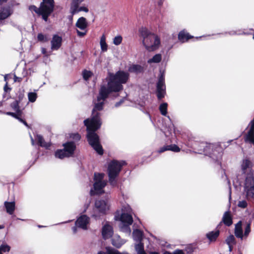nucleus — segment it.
Listing matches in <instances>:
<instances>
[{
    "mask_svg": "<svg viewBox=\"0 0 254 254\" xmlns=\"http://www.w3.org/2000/svg\"><path fill=\"white\" fill-rule=\"evenodd\" d=\"M14 80L15 82H16V81H19H19H21V78L17 77L16 75H14Z\"/></svg>",
    "mask_w": 254,
    "mask_h": 254,
    "instance_id": "obj_54",
    "label": "nucleus"
},
{
    "mask_svg": "<svg viewBox=\"0 0 254 254\" xmlns=\"http://www.w3.org/2000/svg\"><path fill=\"white\" fill-rule=\"evenodd\" d=\"M231 188H230L229 199H231Z\"/></svg>",
    "mask_w": 254,
    "mask_h": 254,
    "instance_id": "obj_61",
    "label": "nucleus"
},
{
    "mask_svg": "<svg viewBox=\"0 0 254 254\" xmlns=\"http://www.w3.org/2000/svg\"><path fill=\"white\" fill-rule=\"evenodd\" d=\"M219 235V231L218 230H216L215 231H212L207 233L206 234V237L210 241H214L218 237Z\"/></svg>",
    "mask_w": 254,
    "mask_h": 254,
    "instance_id": "obj_27",
    "label": "nucleus"
},
{
    "mask_svg": "<svg viewBox=\"0 0 254 254\" xmlns=\"http://www.w3.org/2000/svg\"><path fill=\"white\" fill-rule=\"evenodd\" d=\"M18 120L22 123L25 126H26L27 127H28V125H27V123L25 121L23 120L21 118V117H20L19 118V119H18Z\"/></svg>",
    "mask_w": 254,
    "mask_h": 254,
    "instance_id": "obj_50",
    "label": "nucleus"
},
{
    "mask_svg": "<svg viewBox=\"0 0 254 254\" xmlns=\"http://www.w3.org/2000/svg\"><path fill=\"white\" fill-rule=\"evenodd\" d=\"M169 150L175 152H178L180 151V148L175 144H171L168 145Z\"/></svg>",
    "mask_w": 254,
    "mask_h": 254,
    "instance_id": "obj_41",
    "label": "nucleus"
},
{
    "mask_svg": "<svg viewBox=\"0 0 254 254\" xmlns=\"http://www.w3.org/2000/svg\"><path fill=\"white\" fill-rule=\"evenodd\" d=\"M226 242L228 245H233L235 244V238L233 235H230L226 240Z\"/></svg>",
    "mask_w": 254,
    "mask_h": 254,
    "instance_id": "obj_38",
    "label": "nucleus"
},
{
    "mask_svg": "<svg viewBox=\"0 0 254 254\" xmlns=\"http://www.w3.org/2000/svg\"><path fill=\"white\" fill-rule=\"evenodd\" d=\"M244 191L247 199L254 203V176L253 172L249 173L246 178Z\"/></svg>",
    "mask_w": 254,
    "mask_h": 254,
    "instance_id": "obj_5",
    "label": "nucleus"
},
{
    "mask_svg": "<svg viewBox=\"0 0 254 254\" xmlns=\"http://www.w3.org/2000/svg\"><path fill=\"white\" fill-rule=\"evenodd\" d=\"M247 205H248L247 202L246 201V200H245L239 201L238 204V206L239 207H241L242 208H245L247 207Z\"/></svg>",
    "mask_w": 254,
    "mask_h": 254,
    "instance_id": "obj_42",
    "label": "nucleus"
},
{
    "mask_svg": "<svg viewBox=\"0 0 254 254\" xmlns=\"http://www.w3.org/2000/svg\"><path fill=\"white\" fill-rule=\"evenodd\" d=\"M54 0H43L39 8H37L35 5H31L29 8L30 10L34 11L36 13L41 15L43 19L45 21H47L48 17L54 10Z\"/></svg>",
    "mask_w": 254,
    "mask_h": 254,
    "instance_id": "obj_3",
    "label": "nucleus"
},
{
    "mask_svg": "<svg viewBox=\"0 0 254 254\" xmlns=\"http://www.w3.org/2000/svg\"><path fill=\"white\" fill-rule=\"evenodd\" d=\"M152 254H158V253H154ZM164 254H172V253H171L170 252H165Z\"/></svg>",
    "mask_w": 254,
    "mask_h": 254,
    "instance_id": "obj_56",
    "label": "nucleus"
},
{
    "mask_svg": "<svg viewBox=\"0 0 254 254\" xmlns=\"http://www.w3.org/2000/svg\"><path fill=\"white\" fill-rule=\"evenodd\" d=\"M222 223L227 226H230L232 225L233 221L230 211H227L224 213L222 221L218 225V227L221 225Z\"/></svg>",
    "mask_w": 254,
    "mask_h": 254,
    "instance_id": "obj_16",
    "label": "nucleus"
},
{
    "mask_svg": "<svg viewBox=\"0 0 254 254\" xmlns=\"http://www.w3.org/2000/svg\"><path fill=\"white\" fill-rule=\"evenodd\" d=\"M172 254H185L184 251L181 250H176L172 253Z\"/></svg>",
    "mask_w": 254,
    "mask_h": 254,
    "instance_id": "obj_48",
    "label": "nucleus"
},
{
    "mask_svg": "<svg viewBox=\"0 0 254 254\" xmlns=\"http://www.w3.org/2000/svg\"><path fill=\"white\" fill-rule=\"evenodd\" d=\"M7 0H0V4H2L3 3L7 1Z\"/></svg>",
    "mask_w": 254,
    "mask_h": 254,
    "instance_id": "obj_59",
    "label": "nucleus"
},
{
    "mask_svg": "<svg viewBox=\"0 0 254 254\" xmlns=\"http://www.w3.org/2000/svg\"><path fill=\"white\" fill-rule=\"evenodd\" d=\"M161 4H162V2H161V1H160V2H159V5H161Z\"/></svg>",
    "mask_w": 254,
    "mask_h": 254,
    "instance_id": "obj_63",
    "label": "nucleus"
},
{
    "mask_svg": "<svg viewBox=\"0 0 254 254\" xmlns=\"http://www.w3.org/2000/svg\"><path fill=\"white\" fill-rule=\"evenodd\" d=\"M167 107L168 104L167 103H163L160 104L159 106V110L160 111L161 114L163 116H166L167 114Z\"/></svg>",
    "mask_w": 254,
    "mask_h": 254,
    "instance_id": "obj_32",
    "label": "nucleus"
},
{
    "mask_svg": "<svg viewBox=\"0 0 254 254\" xmlns=\"http://www.w3.org/2000/svg\"><path fill=\"white\" fill-rule=\"evenodd\" d=\"M139 32L143 38L142 42L147 50L153 51L159 48L160 40L159 37L151 33L146 28H141Z\"/></svg>",
    "mask_w": 254,
    "mask_h": 254,
    "instance_id": "obj_2",
    "label": "nucleus"
},
{
    "mask_svg": "<svg viewBox=\"0 0 254 254\" xmlns=\"http://www.w3.org/2000/svg\"><path fill=\"white\" fill-rule=\"evenodd\" d=\"M3 89L5 92H7L11 90V88L8 87L7 82L5 84Z\"/></svg>",
    "mask_w": 254,
    "mask_h": 254,
    "instance_id": "obj_49",
    "label": "nucleus"
},
{
    "mask_svg": "<svg viewBox=\"0 0 254 254\" xmlns=\"http://www.w3.org/2000/svg\"><path fill=\"white\" fill-rule=\"evenodd\" d=\"M10 250V247L5 243H3L0 245V254H2V252H8Z\"/></svg>",
    "mask_w": 254,
    "mask_h": 254,
    "instance_id": "obj_34",
    "label": "nucleus"
},
{
    "mask_svg": "<svg viewBox=\"0 0 254 254\" xmlns=\"http://www.w3.org/2000/svg\"><path fill=\"white\" fill-rule=\"evenodd\" d=\"M229 246V251L231 252L232 251V249H233V245H228Z\"/></svg>",
    "mask_w": 254,
    "mask_h": 254,
    "instance_id": "obj_58",
    "label": "nucleus"
},
{
    "mask_svg": "<svg viewBox=\"0 0 254 254\" xmlns=\"http://www.w3.org/2000/svg\"><path fill=\"white\" fill-rule=\"evenodd\" d=\"M102 234L104 239L111 237L113 234L112 227L107 223L102 228Z\"/></svg>",
    "mask_w": 254,
    "mask_h": 254,
    "instance_id": "obj_13",
    "label": "nucleus"
},
{
    "mask_svg": "<svg viewBox=\"0 0 254 254\" xmlns=\"http://www.w3.org/2000/svg\"><path fill=\"white\" fill-rule=\"evenodd\" d=\"M62 37L57 35H55L53 36L51 41V49L52 50H58L62 44Z\"/></svg>",
    "mask_w": 254,
    "mask_h": 254,
    "instance_id": "obj_14",
    "label": "nucleus"
},
{
    "mask_svg": "<svg viewBox=\"0 0 254 254\" xmlns=\"http://www.w3.org/2000/svg\"><path fill=\"white\" fill-rule=\"evenodd\" d=\"M210 155L213 159H218L222 155V148L219 146H216Z\"/></svg>",
    "mask_w": 254,
    "mask_h": 254,
    "instance_id": "obj_21",
    "label": "nucleus"
},
{
    "mask_svg": "<svg viewBox=\"0 0 254 254\" xmlns=\"http://www.w3.org/2000/svg\"><path fill=\"white\" fill-rule=\"evenodd\" d=\"M74 15H72V14H71L70 15H69L68 16V19L69 20V21L70 22H72V21H73V16Z\"/></svg>",
    "mask_w": 254,
    "mask_h": 254,
    "instance_id": "obj_53",
    "label": "nucleus"
},
{
    "mask_svg": "<svg viewBox=\"0 0 254 254\" xmlns=\"http://www.w3.org/2000/svg\"><path fill=\"white\" fill-rule=\"evenodd\" d=\"M100 45L102 52H105L107 51L108 45L106 42V37L104 35H103L100 38Z\"/></svg>",
    "mask_w": 254,
    "mask_h": 254,
    "instance_id": "obj_28",
    "label": "nucleus"
},
{
    "mask_svg": "<svg viewBox=\"0 0 254 254\" xmlns=\"http://www.w3.org/2000/svg\"><path fill=\"white\" fill-rule=\"evenodd\" d=\"M130 225L131 224H129L128 223H121L120 228L122 232L129 235L131 233V230L129 227Z\"/></svg>",
    "mask_w": 254,
    "mask_h": 254,
    "instance_id": "obj_29",
    "label": "nucleus"
},
{
    "mask_svg": "<svg viewBox=\"0 0 254 254\" xmlns=\"http://www.w3.org/2000/svg\"><path fill=\"white\" fill-rule=\"evenodd\" d=\"M89 223V218L85 215H82L75 221V226L72 228L73 233L77 232V227L84 230L87 229V225Z\"/></svg>",
    "mask_w": 254,
    "mask_h": 254,
    "instance_id": "obj_11",
    "label": "nucleus"
},
{
    "mask_svg": "<svg viewBox=\"0 0 254 254\" xmlns=\"http://www.w3.org/2000/svg\"><path fill=\"white\" fill-rule=\"evenodd\" d=\"M191 37H192L191 36H190L188 33H186L184 31H181L178 35V39L182 43L187 42Z\"/></svg>",
    "mask_w": 254,
    "mask_h": 254,
    "instance_id": "obj_22",
    "label": "nucleus"
},
{
    "mask_svg": "<svg viewBox=\"0 0 254 254\" xmlns=\"http://www.w3.org/2000/svg\"><path fill=\"white\" fill-rule=\"evenodd\" d=\"M124 99H122L120 102H118L116 103V104H115V106L116 107H118L120 106V105L124 102Z\"/></svg>",
    "mask_w": 254,
    "mask_h": 254,
    "instance_id": "obj_52",
    "label": "nucleus"
},
{
    "mask_svg": "<svg viewBox=\"0 0 254 254\" xmlns=\"http://www.w3.org/2000/svg\"><path fill=\"white\" fill-rule=\"evenodd\" d=\"M123 38L121 35H118L114 37L113 39V44L116 46H118L121 44Z\"/></svg>",
    "mask_w": 254,
    "mask_h": 254,
    "instance_id": "obj_39",
    "label": "nucleus"
},
{
    "mask_svg": "<svg viewBox=\"0 0 254 254\" xmlns=\"http://www.w3.org/2000/svg\"><path fill=\"white\" fill-rule=\"evenodd\" d=\"M71 138H72L73 139L78 141L79 140L81 137L80 135L78 133H74L71 135Z\"/></svg>",
    "mask_w": 254,
    "mask_h": 254,
    "instance_id": "obj_46",
    "label": "nucleus"
},
{
    "mask_svg": "<svg viewBox=\"0 0 254 254\" xmlns=\"http://www.w3.org/2000/svg\"><path fill=\"white\" fill-rule=\"evenodd\" d=\"M251 231V224L248 223L245 229L244 236H248Z\"/></svg>",
    "mask_w": 254,
    "mask_h": 254,
    "instance_id": "obj_44",
    "label": "nucleus"
},
{
    "mask_svg": "<svg viewBox=\"0 0 254 254\" xmlns=\"http://www.w3.org/2000/svg\"><path fill=\"white\" fill-rule=\"evenodd\" d=\"M38 227H39V228H41V227H43V226H41V225H39V226H38Z\"/></svg>",
    "mask_w": 254,
    "mask_h": 254,
    "instance_id": "obj_64",
    "label": "nucleus"
},
{
    "mask_svg": "<svg viewBox=\"0 0 254 254\" xmlns=\"http://www.w3.org/2000/svg\"><path fill=\"white\" fill-rule=\"evenodd\" d=\"M251 167L252 163L249 159L243 160V162L241 164V168L244 173L246 174L249 171H250V173L251 172H253L254 175V171H251Z\"/></svg>",
    "mask_w": 254,
    "mask_h": 254,
    "instance_id": "obj_17",
    "label": "nucleus"
},
{
    "mask_svg": "<svg viewBox=\"0 0 254 254\" xmlns=\"http://www.w3.org/2000/svg\"><path fill=\"white\" fill-rule=\"evenodd\" d=\"M162 60V56L161 54H158L154 55L152 58L149 59L147 61L148 64L151 63H159Z\"/></svg>",
    "mask_w": 254,
    "mask_h": 254,
    "instance_id": "obj_30",
    "label": "nucleus"
},
{
    "mask_svg": "<svg viewBox=\"0 0 254 254\" xmlns=\"http://www.w3.org/2000/svg\"><path fill=\"white\" fill-rule=\"evenodd\" d=\"M5 114L7 115L11 116L17 120L19 119V118L20 117L22 116V115H19L18 113H17V112L12 113V112H6Z\"/></svg>",
    "mask_w": 254,
    "mask_h": 254,
    "instance_id": "obj_43",
    "label": "nucleus"
},
{
    "mask_svg": "<svg viewBox=\"0 0 254 254\" xmlns=\"http://www.w3.org/2000/svg\"><path fill=\"white\" fill-rule=\"evenodd\" d=\"M125 243V241L118 235H115L112 239V245L117 248H120Z\"/></svg>",
    "mask_w": 254,
    "mask_h": 254,
    "instance_id": "obj_20",
    "label": "nucleus"
},
{
    "mask_svg": "<svg viewBox=\"0 0 254 254\" xmlns=\"http://www.w3.org/2000/svg\"><path fill=\"white\" fill-rule=\"evenodd\" d=\"M31 143H32V144L33 145H34V144H35V142H34V139H33V138H32V136H31Z\"/></svg>",
    "mask_w": 254,
    "mask_h": 254,
    "instance_id": "obj_57",
    "label": "nucleus"
},
{
    "mask_svg": "<svg viewBox=\"0 0 254 254\" xmlns=\"http://www.w3.org/2000/svg\"><path fill=\"white\" fill-rule=\"evenodd\" d=\"M64 148L59 149L55 152V157L60 159L71 156L74 153L76 146L74 142H68L63 144Z\"/></svg>",
    "mask_w": 254,
    "mask_h": 254,
    "instance_id": "obj_8",
    "label": "nucleus"
},
{
    "mask_svg": "<svg viewBox=\"0 0 254 254\" xmlns=\"http://www.w3.org/2000/svg\"><path fill=\"white\" fill-rule=\"evenodd\" d=\"M83 77L85 80H88L92 76V73L90 71L85 70L82 73Z\"/></svg>",
    "mask_w": 254,
    "mask_h": 254,
    "instance_id": "obj_40",
    "label": "nucleus"
},
{
    "mask_svg": "<svg viewBox=\"0 0 254 254\" xmlns=\"http://www.w3.org/2000/svg\"><path fill=\"white\" fill-rule=\"evenodd\" d=\"M132 235L133 239L135 241L141 242L143 237V233L141 231L138 229L134 230L133 231Z\"/></svg>",
    "mask_w": 254,
    "mask_h": 254,
    "instance_id": "obj_25",
    "label": "nucleus"
},
{
    "mask_svg": "<svg viewBox=\"0 0 254 254\" xmlns=\"http://www.w3.org/2000/svg\"><path fill=\"white\" fill-rule=\"evenodd\" d=\"M120 220L121 221V223H123L132 224L133 222V219L131 215L127 212H123L121 215Z\"/></svg>",
    "mask_w": 254,
    "mask_h": 254,
    "instance_id": "obj_18",
    "label": "nucleus"
},
{
    "mask_svg": "<svg viewBox=\"0 0 254 254\" xmlns=\"http://www.w3.org/2000/svg\"><path fill=\"white\" fill-rule=\"evenodd\" d=\"M166 150H169V147L168 145L164 146L161 148H160L159 150H158V152L159 153H162Z\"/></svg>",
    "mask_w": 254,
    "mask_h": 254,
    "instance_id": "obj_47",
    "label": "nucleus"
},
{
    "mask_svg": "<svg viewBox=\"0 0 254 254\" xmlns=\"http://www.w3.org/2000/svg\"><path fill=\"white\" fill-rule=\"evenodd\" d=\"M109 209V205L107 200H97L95 201L92 216L95 219H98L101 216L105 215Z\"/></svg>",
    "mask_w": 254,
    "mask_h": 254,
    "instance_id": "obj_7",
    "label": "nucleus"
},
{
    "mask_svg": "<svg viewBox=\"0 0 254 254\" xmlns=\"http://www.w3.org/2000/svg\"><path fill=\"white\" fill-rule=\"evenodd\" d=\"M229 34L231 35H240L241 33H237L236 31H232L229 32Z\"/></svg>",
    "mask_w": 254,
    "mask_h": 254,
    "instance_id": "obj_51",
    "label": "nucleus"
},
{
    "mask_svg": "<svg viewBox=\"0 0 254 254\" xmlns=\"http://www.w3.org/2000/svg\"><path fill=\"white\" fill-rule=\"evenodd\" d=\"M125 164L126 162L124 161L117 160H113L109 163L108 168V174L109 183L112 186H116L117 183L116 178L119 175L122 167Z\"/></svg>",
    "mask_w": 254,
    "mask_h": 254,
    "instance_id": "obj_4",
    "label": "nucleus"
},
{
    "mask_svg": "<svg viewBox=\"0 0 254 254\" xmlns=\"http://www.w3.org/2000/svg\"><path fill=\"white\" fill-rule=\"evenodd\" d=\"M36 139L37 141L38 144L41 147L48 148L50 144L49 143H47L45 141L43 136L41 135L37 134L36 135Z\"/></svg>",
    "mask_w": 254,
    "mask_h": 254,
    "instance_id": "obj_23",
    "label": "nucleus"
},
{
    "mask_svg": "<svg viewBox=\"0 0 254 254\" xmlns=\"http://www.w3.org/2000/svg\"><path fill=\"white\" fill-rule=\"evenodd\" d=\"M84 1V0H71L70 5L80 4L81 2H82Z\"/></svg>",
    "mask_w": 254,
    "mask_h": 254,
    "instance_id": "obj_45",
    "label": "nucleus"
},
{
    "mask_svg": "<svg viewBox=\"0 0 254 254\" xmlns=\"http://www.w3.org/2000/svg\"><path fill=\"white\" fill-rule=\"evenodd\" d=\"M128 78L129 73L124 71L119 70L115 74L110 73L107 85H103L100 87L97 100L94 102L91 119L84 121V125L87 128V140L89 144L100 155L103 154V150L99 141V137L95 133L102 124L100 114L98 111L103 110L105 100L109 94L123 90V84L126 83Z\"/></svg>",
    "mask_w": 254,
    "mask_h": 254,
    "instance_id": "obj_1",
    "label": "nucleus"
},
{
    "mask_svg": "<svg viewBox=\"0 0 254 254\" xmlns=\"http://www.w3.org/2000/svg\"><path fill=\"white\" fill-rule=\"evenodd\" d=\"M88 26L87 21L85 17H80L77 19L75 26L77 28L76 31L78 37H83L87 34Z\"/></svg>",
    "mask_w": 254,
    "mask_h": 254,
    "instance_id": "obj_10",
    "label": "nucleus"
},
{
    "mask_svg": "<svg viewBox=\"0 0 254 254\" xmlns=\"http://www.w3.org/2000/svg\"><path fill=\"white\" fill-rule=\"evenodd\" d=\"M157 96L160 100L164 97L166 94V85L165 84V72L160 71L157 83Z\"/></svg>",
    "mask_w": 254,
    "mask_h": 254,
    "instance_id": "obj_9",
    "label": "nucleus"
},
{
    "mask_svg": "<svg viewBox=\"0 0 254 254\" xmlns=\"http://www.w3.org/2000/svg\"><path fill=\"white\" fill-rule=\"evenodd\" d=\"M4 206L6 208V212L9 214H13L15 209V203L14 202H4Z\"/></svg>",
    "mask_w": 254,
    "mask_h": 254,
    "instance_id": "obj_24",
    "label": "nucleus"
},
{
    "mask_svg": "<svg viewBox=\"0 0 254 254\" xmlns=\"http://www.w3.org/2000/svg\"><path fill=\"white\" fill-rule=\"evenodd\" d=\"M15 1H10L6 6L1 8L0 11V20H4L10 16L13 13V7L17 5Z\"/></svg>",
    "mask_w": 254,
    "mask_h": 254,
    "instance_id": "obj_12",
    "label": "nucleus"
},
{
    "mask_svg": "<svg viewBox=\"0 0 254 254\" xmlns=\"http://www.w3.org/2000/svg\"><path fill=\"white\" fill-rule=\"evenodd\" d=\"M4 226L3 225H0V229L4 228Z\"/></svg>",
    "mask_w": 254,
    "mask_h": 254,
    "instance_id": "obj_62",
    "label": "nucleus"
},
{
    "mask_svg": "<svg viewBox=\"0 0 254 254\" xmlns=\"http://www.w3.org/2000/svg\"><path fill=\"white\" fill-rule=\"evenodd\" d=\"M198 144L197 143H195L194 145V146L193 147L194 149H196V145Z\"/></svg>",
    "mask_w": 254,
    "mask_h": 254,
    "instance_id": "obj_60",
    "label": "nucleus"
},
{
    "mask_svg": "<svg viewBox=\"0 0 254 254\" xmlns=\"http://www.w3.org/2000/svg\"><path fill=\"white\" fill-rule=\"evenodd\" d=\"M200 148L198 149V153L201 154L202 152H205L207 151V149H210L212 148L213 149V147L211 145L207 146L204 143H200Z\"/></svg>",
    "mask_w": 254,
    "mask_h": 254,
    "instance_id": "obj_35",
    "label": "nucleus"
},
{
    "mask_svg": "<svg viewBox=\"0 0 254 254\" xmlns=\"http://www.w3.org/2000/svg\"><path fill=\"white\" fill-rule=\"evenodd\" d=\"M28 97L29 102L33 103L36 101L37 98V95L35 92H30L28 94Z\"/></svg>",
    "mask_w": 254,
    "mask_h": 254,
    "instance_id": "obj_36",
    "label": "nucleus"
},
{
    "mask_svg": "<svg viewBox=\"0 0 254 254\" xmlns=\"http://www.w3.org/2000/svg\"><path fill=\"white\" fill-rule=\"evenodd\" d=\"M135 249L138 254H146L144 250L143 245L141 242L135 246Z\"/></svg>",
    "mask_w": 254,
    "mask_h": 254,
    "instance_id": "obj_33",
    "label": "nucleus"
},
{
    "mask_svg": "<svg viewBox=\"0 0 254 254\" xmlns=\"http://www.w3.org/2000/svg\"><path fill=\"white\" fill-rule=\"evenodd\" d=\"M104 174L103 173H94V184L93 185V189H91L90 191L91 195L95 194H100L104 192L103 189L106 185V182L103 180Z\"/></svg>",
    "mask_w": 254,
    "mask_h": 254,
    "instance_id": "obj_6",
    "label": "nucleus"
},
{
    "mask_svg": "<svg viewBox=\"0 0 254 254\" xmlns=\"http://www.w3.org/2000/svg\"><path fill=\"white\" fill-rule=\"evenodd\" d=\"M144 71V67L139 64H133L128 68V71L134 73L136 74L142 73Z\"/></svg>",
    "mask_w": 254,
    "mask_h": 254,
    "instance_id": "obj_19",
    "label": "nucleus"
},
{
    "mask_svg": "<svg viewBox=\"0 0 254 254\" xmlns=\"http://www.w3.org/2000/svg\"><path fill=\"white\" fill-rule=\"evenodd\" d=\"M37 39L39 41L42 42H47L49 40L47 35H45L42 33H39L37 35Z\"/></svg>",
    "mask_w": 254,
    "mask_h": 254,
    "instance_id": "obj_37",
    "label": "nucleus"
},
{
    "mask_svg": "<svg viewBox=\"0 0 254 254\" xmlns=\"http://www.w3.org/2000/svg\"><path fill=\"white\" fill-rule=\"evenodd\" d=\"M11 107L19 115H22V111L19 109V102L17 100L14 101L10 105Z\"/></svg>",
    "mask_w": 254,
    "mask_h": 254,
    "instance_id": "obj_31",
    "label": "nucleus"
},
{
    "mask_svg": "<svg viewBox=\"0 0 254 254\" xmlns=\"http://www.w3.org/2000/svg\"><path fill=\"white\" fill-rule=\"evenodd\" d=\"M235 235L239 238L242 239L243 238V231L241 228V222H239L236 225L235 229Z\"/></svg>",
    "mask_w": 254,
    "mask_h": 254,
    "instance_id": "obj_26",
    "label": "nucleus"
},
{
    "mask_svg": "<svg viewBox=\"0 0 254 254\" xmlns=\"http://www.w3.org/2000/svg\"><path fill=\"white\" fill-rule=\"evenodd\" d=\"M89 11L88 8L85 6H79V4H75L70 6L69 11L70 14L75 15L80 11H84L88 12Z\"/></svg>",
    "mask_w": 254,
    "mask_h": 254,
    "instance_id": "obj_15",
    "label": "nucleus"
},
{
    "mask_svg": "<svg viewBox=\"0 0 254 254\" xmlns=\"http://www.w3.org/2000/svg\"><path fill=\"white\" fill-rule=\"evenodd\" d=\"M42 53L46 55V56H48V55L47 54V50L45 48H42Z\"/></svg>",
    "mask_w": 254,
    "mask_h": 254,
    "instance_id": "obj_55",
    "label": "nucleus"
}]
</instances>
